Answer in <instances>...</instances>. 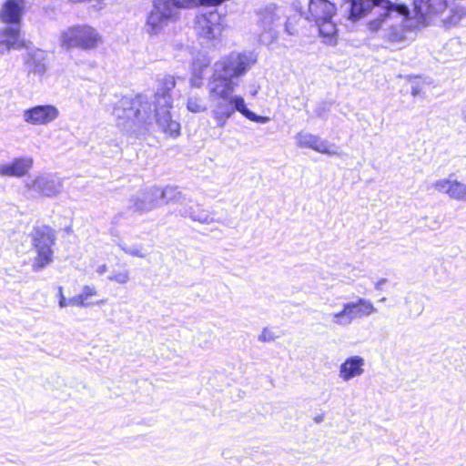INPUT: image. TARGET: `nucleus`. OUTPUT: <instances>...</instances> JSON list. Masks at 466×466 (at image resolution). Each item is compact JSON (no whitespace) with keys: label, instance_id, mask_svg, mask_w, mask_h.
<instances>
[{"label":"nucleus","instance_id":"1","mask_svg":"<svg viewBox=\"0 0 466 466\" xmlns=\"http://www.w3.org/2000/svg\"><path fill=\"white\" fill-rule=\"evenodd\" d=\"M176 86L175 77L164 76L158 80L156 93L150 96L122 97L113 109L117 126L128 134L138 135L157 126L165 134L177 137L180 124L173 120L170 109L173 105L171 91Z\"/></svg>","mask_w":466,"mask_h":466},{"label":"nucleus","instance_id":"2","mask_svg":"<svg viewBox=\"0 0 466 466\" xmlns=\"http://www.w3.org/2000/svg\"><path fill=\"white\" fill-rule=\"evenodd\" d=\"M416 15L424 23L439 19L445 28L456 26L465 16L466 8L448 0H414Z\"/></svg>","mask_w":466,"mask_h":466},{"label":"nucleus","instance_id":"3","mask_svg":"<svg viewBox=\"0 0 466 466\" xmlns=\"http://www.w3.org/2000/svg\"><path fill=\"white\" fill-rule=\"evenodd\" d=\"M197 0H154L151 11L147 16L144 25L145 32L149 36H158L165 34L170 24L179 17L181 8L196 6Z\"/></svg>","mask_w":466,"mask_h":466},{"label":"nucleus","instance_id":"4","mask_svg":"<svg viewBox=\"0 0 466 466\" xmlns=\"http://www.w3.org/2000/svg\"><path fill=\"white\" fill-rule=\"evenodd\" d=\"M340 12L348 19L357 21L364 17L370 12H373L378 17H384L387 22L395 15L398 18L407 12V6L401 4H392L389 0H344L340 4Z\"/></svg>","mask_w":466,"mask_h":466},{"label":"nucleus","instance_id":"5","mask_svg":"<svg viewBox=\"0 0 466 466\" xmlns=\"http://www.w3.org/2000/svg\"><path fill=\"white\" fill-rule=\"evenodd\" d=\"M234 91L225 85L208 86L211 115L218 127H224L236 111L243 114L245 100L240 96L233 95Z\"/></svg>","mask_w":466,"mask_h":466},{"label":"nucleus","instance_id":"6","mask_svg":"<svg viewBox=\"0 0 466 466\" xmlns=\"http://www.w3.org/2000/svg\"><path fill=\"white\" fill-rule=\"evenodd\" d=\"M255 62L252 54L231 53L215 63L208 86L225 85L235 89L238 83L234 78L244 75Z\"/></svg>","mask_w":466,"mask_h":466},{"label":"nucleus","instance_id":"7","mask_svg":"<svg viewBox=\"0 0 466 466\" xmlns=\"http://www.w3.org/2000/svg\"><path fill=\"white\" fill-rule=\"evenodd\" d=\"M255 62L252 54L231 53L215 63L208 86L225 85L235 89L238 83L234 78L244 75Z\"/></svg>","mask_w":466,"mask_h":466},{"label":"nucleus","instance_id":"8","mask_svg":"<svg viewBox=\"0 0 466 466\" xmlns=\"http://www.w3.org/2000/svg\"><path fill=\"white\" fill-rule=\"evenodd\" d=\"M59 40L64 48H79L84 51L95 50L103 43V37L98 30L86 24L64 30Z\"/></svg>","mask_w":466,"mask_h":466},{"label":"nucleus","instance_id":"9","mask_svg":"<svg viewBox=\"0 0 466 466\" xmlns=\"http://www.w3.org/2000/svg\"><path fill=\"white\" fill-rule=\"evenodd\" d=\"M33 250L35 256L33 258L32 269L38 272L46 268L53 261L56 235L54 230L46 225L35 227L30 234Z\"/></svg>","mask_w":466,"mask_h":466},{"label":"nucleus","instance_id":"10","mask_svg":"<svg viewBox=\"0 0 466 466\" xmlns=\"http://www.w3.org/2000/svg\"><path fill=\"white\" fill-rule=\"evenodd\" d=\"M336 4L329 0H309L308 19L316 23L320 35L329 41L337 34V26L333 21L336 15Z\"/></svg>","mask_w":466,"mask_h":466},{"label":"nucleus","instance_id":"11","mask_svg":"<svg viewBox=\"0 0 466 466\" xmlns=\"http://www.w3.org/2000/svg\"><path fill=\"white\" fill-rule=\"evenodd\" d=\"M375 312L377 309L370 299L358 298L355 301L344 303L340 311L332 313L329 317L334 325L346 328L356 319L369 317Z\"/></svg>","mask_w":466,"mask_h":466},{"label":"nucleus","instance_id":"12","mask_svg":"<svg viewBox=\"0 0 466 466\" xmlns=\"http://www.w3.org/2000/svg\"><path fill=\"white\" fill-rule=\"evenodd\" d=\"M25 189L32 197L56 198L63 189L62 179L51 174H38L25 181Z\"/></svg>","mask_w":466,"mask_h":466},{"label":"nucleus","instance_id":"13","mask_svg":"<svg viewBox=\"0 0 466 466\" xmlns=\"http://www.w3.org/2000/svg\"><path fill=\"white\" fill-rule=\"evenodd\" d=\"M410 14L409 8L407 7V12L401 15V18H398L395 15L391 19H389L387 22L384 21V17H377L372 19L368 26L369 29L372 32H377L380 29H382L384 26L385 29L383 38L391 45L400 44L406 41V30L403 25L404 21L408 17Z\"/></svg>","mask_w":466,"mask_h":466},{"label":"nucleus","instance_id":"14","mask_svg":"<svg viewBox=\"0 0 466 466\" xmlns=\"http://www.w3.org/2000/svg\"><path fill=\"white\" fill-rule=\"evenodd\" d=\"M195 28L201 38L218 39L224 30V17L217 10L201 13L195 18Z\"/></svg>","mask_w":466,"mask_h":466},{"label":"nucleus","instance_id":"15","mask_svg":"<svg viewBox=\"0 0 466 466\" xmlns=\"http://www.w3.org/2000/svg\"><path fill=\"white\" fill-rule=\"evenodd\" d=\"M158 187H151L131 196L127 201V209L133 213H147L158 206Z\"/></svg>","mask_w":466,"mask_h":466},{"label":"nucleus","instance_id":"16","mask_svg":"<svg viewBox=\"0 0 466 466\" xmlns=\"http://www.w3.org/2000/svg\"><path fill=\"white\" fill-rule=\"evenodd\" d=\"M59 110L54 105H37L23 111V120L33 126H47L56 120Z\"/></svg>","mask_w":466,"mask_h":466},{"label":"nucleus","instance_id":"17","mask_svg":"<svg viewBox=\"0 0 466 466\" xmlns=\"http://www.w3.org/2000/svg\"><path fill=\"white\" fill-rule=\"evenodd\" d=\"M295 138L298 147L301 148H310L319 153L327 154L329 156L339 155V149L334 144L322 140L316 135L308 132H299L296 135Z\"/></svg>","mask_w":466,"mask_h":466},{"label":"nucleus","instance_id":"18","mask_svg":"<svg viewBox=\"0 0 466 466\" xmlns=\"http://www.w3.org/2000/svg\"><path fill=\"white\" fill-rule=\"evenodd\" d=\"M28 48L26 41L21 36L18 25H7L0 29V54H5L11 49Z\"/></svg>","mask_w":466,"mask_h":466},{"label":"nucleus","instance_id":"19","mask_svg":"<svg viewBox=\"0 0 466 466\" xmlns=\"http://www.w3.org/2000/svg\"><path fill=\"white\" fill-rule=\"evenodd\" d=\"M33 165L34 159L31 157H15L10 162L0 164V177H23L28 174Z\"/></svg>","mask_w":466,"mask_h":466},{"label":"nucleus","instance_id":"20","mask_svg":"<svg viewBox=\"0 0 466 466\" xmlns=\"http://www.w3.org/2000/svg\"><path fill=\"white\" fill-rule=\"evenodd\" d=\"M431 187L452 200L466 202V184L461 181L451 177L442 178L435 181Z\"/></svg>","mask_w":466,"mask_h":466},{"label":"nucleus","instance_id":"21","mask_svg":"<svg viewBox=\"0 0 466 466\" xmlns=\"http://www.w3.org/2000/svg\"><path fill=\"white\" fill-rule=\"evenodd\" d=\"M278 19L279 18L275 13L271 10L266 9L259 14L258 23L263 30L259 35L261 43L270 45L275 39H277L278 34L275 27Z\"/></svg>","mask_w":466,"mask_h":466},{"label":"nucleus","instance_id":"22","mask_svg":"<svg viewBox=\"0 0 466 466\" xmlns=\"http://www.w3.org/2000/svg\"><path fill=\"white\" fill-rule=\"evenodd\" d=\"M25 5V0H6L0 12L1 20L10 25H18L20 27Z\"/></svg>","mask_w":466,"mask_h":466},{"label":"nucleus","instance_id":"23","mask_svg":"<svg viewBox=\"0 0 466 466\" xmlns=\"http://www.w3.org/2000/svg\"><path fill=\"white\" fill-rule=\"evenodd\" d=\"M365 360L354 355L347 358L339 368V376L343 381H349L364 373Z\"/></svg>","mask_w":466,"mask_h":466},{"label":"nucleus","instance_id":"24","mask_svg":"<svg viewBox=\"0 0 466 466\" xmlns=\"http://www.w3.org/2000/svg\"><path fill=\"white\" fill-rule=\"evenodd\" d=\"M25 65L28 75L42 77L46 71V55L39 49L30 50L25 57Z\"/></svg>","mask_w":466,"mask_h":466},{"label":"nucleus","instance_id":"25","mask_svg":"<svg viewBox=\"0 0 466 466\" xmlns=\"http://www.w3.org/2000/svg\"><path fill=\"white\" fill-rule=\"evenodd\" d=\"M208 103L205 96L198 94H191L187 100V109L189 112L198 114L204 113L208 110Z\"/></svg>","mask_w":466,"mask_h":466},{"label":"nucleus","instance_id":"26","mask_svg":"<svg viewBox=\"0 0 466 466\" xmlns=\"http://www.w3.org/2000/svg\"><path fill=\"white\" fill-rule=\"evenodd\" d=\"M158 202L164 200L165 203H178L184 198L183 194L177 187H166L164 189L158 187Z\"/></svg>","mask_w":466,"mask_h":466},{"label":"nucleus","instance_id":"27","mask_svg":"<svg viewBox=\"0 0 466 466\" xmlns=\"http://www.w3.org/2000/svg\"><path fill=\"white\" fill-rule=\"evenodd\" d=\"M181 216L188 217L194 221H198L203 224H209L214 221V219L210 217L208 213L206 211L196 212L192 208L185 209L184 211H179Z\"/></svg>","mask_w":466,"mask_h":466},{"label":"nucleus","instance_id":"28","mask_svg":"<svg viewBox=\"0 0 466 466\" xmlns=\"http://www.w3.org/2000/svg\"><path fill=\"white\" fill-rule=\"evenodd\" d=\"M59 301H58V304H59V307L60 308H66V307H68V306H73V307H87L89 304L88 303H82L78 295L77 296H75V297H72L70 299H66L64 297V294H63V289L61 287H59Z\"/></svg>","mask_w":466,"mask_h":466},{"label":"nucleus","instance_id":"29","mask_svg":"<svg viewBox=\"0 0 466 466\" xmlns=\"http://www.w3.org/2000/svg\"><path fill=\"white\" fill-rule=\"evenodd\" d=\"M108 280L116 282L117 284L125 285L130 280V273L127 269H122L118 271H112L107 277Z\"/></svg>","mask_w":466,"mask_h":466},{"label":"nucleus","instance_id":"30","mask_svg":"<svg viewBox=\"0 0 466 466\" xmlns=\"http://www.w3.org/2000/svg\"><path fill=\"white\" fill-rule=\"evenodd\" d=\"M117 247L123 250L126 254H128L130 256H133V257H137V258H144L145 255L142 253L141 249H142V247H134V248H129L127 247V245L122 241H119L117 243Z\"/></svg>","mask_w":466,"mask_h":466},{"label":"nucleus","instance_id":"31","mask_svg":"<svg viewBox=\"0 0 466 466\" xmlns=\"http://www.w3.org/2000/svg\"><path fill=\"white\" fill-rule=\"evenodd\" d=\"M242 115L244 116H246L248 119H249L250 121L257 122V123L265 124V123H268L269 121V117L262 116H258L254 112H252L249 109H248L246 106L244 107Z\"/></svg>","mask_w":466,"mask_h":466},{"label":"nucleus","instance_id":"32","mask_svg":"<svg viewBox=\"0 0 466 466\" xmlns=\"http://www.w3.org/2000/svg\"><path fill=\"white\" fill-rule=\"evenodd\" d=\"M97 291L95 287L91 286H84L82 289V292L78 295L82 303H86V300L90 297L96 296Z\"/></svg>","mask_w":466,"mask_h":466},{"label":"nucleus","instance_id":"33","mask_svg":"<svg viewBox=\"0 0 466 466\" xmlns=\"http://www.w3.org/2000/svg\"><path fill=\"white\" fill-rule=\"evenodd\" d=\"M277 336L274 334V332L267 328H265L261 334L258 336V340L261 342H269L273 341Z\"/></svg>","mask_w":466,"mask_h":466},{"label":"nucleus","instance_id":"34","mask_svg":"<svg viewBox=\"0 0 466 466\" xmlns=\"http://www.w3.org/2000/svg\"><path fill=\"white\" fill-rule=\"evenodd\" d=\"M202 79L203 76L201 71H194L192 77L190 78V84L194 87H200L202 86Z\"/></svg>","mask_w":466,"mask_h":466},{"label":"nucleus","instance_id":"35","mask_svg":"<svg viewBox=\"0 0 466 466\" xmlns=\"http://www.w3.org/2000/svg\"><path fill=\"white\" fill-rule=\"evenodd\" d=\"M226 0H198V5H218L225 2Z\"/></svg>","mask_w":466,"mask_h":466},{"label":"nucleus","instance_id":"36","mask_svg":"<svg viewBox=\"0 0 466 466\" xmlns=\"http://www.w3.org/2000/svg\"><path fill=\"white\" fill-rule=\"evenodd\" d=\"M421 91V86L419 85V83L417 81H413L411 83V96H417Z\"/></svg>","mask_w":466,"mask_h":466},{"label":"nucleus","instance_id":"37","mask_svg":"<svg viewBox=\"0 0 466 466\" xmlns=\"http://www.w3.org/2000/svg\"><path fill=\"white\" fill-rule=\"evenodd\" d=\"M124 218V213L123 212H118L117 214H116L113 218H112V221L111 223L114 225V226H118L120 224V221L121 219Z\"/></svg>","mask_w":466,"mask_h":466},{"label":"nucleus","instance_id":"38","mask_svg":"<svg viewBox=\"0 0 466 466\" xmlns=\"http://www.w3.org/2000/svg\"><path fill=\"white\" fill-rule=\"evenodd\" d=\"M107 271V267L106 265L103 264L101 266H99L96 269V272L99 274V275H103L105 274L106 272Z\"/></svg>","mask_w":466,"mask_h":466},{"label":"nucleus","instance_id":"39","mask_svg":"<svg viewBox=\"0 0 466 466\" xmlns=\"http://www.w3.org/2000/svg\"><path fill=\"white\" fill-rule=\"evenodd\" d=\"M386 282H387V279H380V280H378V281L376 282V284H375V289H376L377 290L381 289V286H382L383 284H385Z\"/></svg>","mask_w":466,"mask_h":466},{"label":"nucleus","instance_id":"40","mask_svg":"<svg viewBox=\"0 0 466 466\" xmlns=\"http://www.w3.org/2000/svg\"><path fill=\"white\" fill-rule=\"evenodd\" d=\"M461 118L466 123V105L461 109Z\"/></svg>","mask_w":466,"mask_h":466},{"label":"nucleus","instance_id":"41","mask_svg":"<svg viewBox=\"0 0 466 466\" xmlns=\"http://www.w3.org/2000/svg\"><path fill=\"white\" fill-rule=\"evenodd\" d=\"M322 420H323V417H322V416H318V417H316V418H315V421H316V422H318V423H319V422H321V421H322Z\"/></svg>","mask_w":466,"mask_h":466},{"label":"nucleus","instance_id":"42","mask_svg":"<svg viewBox=\"0 0 466 466\" xmlns=\"http://www.w3.org/2000/svg\"><path fill=\"white\" fill-rule=\"evenodd\" d=\"M386 300V298H382L380 301L384 302Z\"/></svg>","mask_w":466,"mask_h":466},{"label":"nucleus","instance_id":"43","mask_svg":"<svg viewBox=\"0 0 466 466\" xmlns=\"http://www.w3.org/2000/svg\"><path fill=\"white\" fill-rule=\"evenodd\" d=\"M104 302H105V300H101V301L97 302V304H102Z\"/></svg>","mask_w":466,"mask_h":466},{"label":"nucleus","instance_id":"44","mask_svg":"<svg viewBox=\"0 0 466 466\" xmlns=\"http://www.w3.org/2000/svg\"><path fill=\"white\" fill-rule=\"evenodd\" d=\"M196 6H198V0L196 1Z\"/></svg>","mask_w":466,"mask_h":466}]
</instances>
